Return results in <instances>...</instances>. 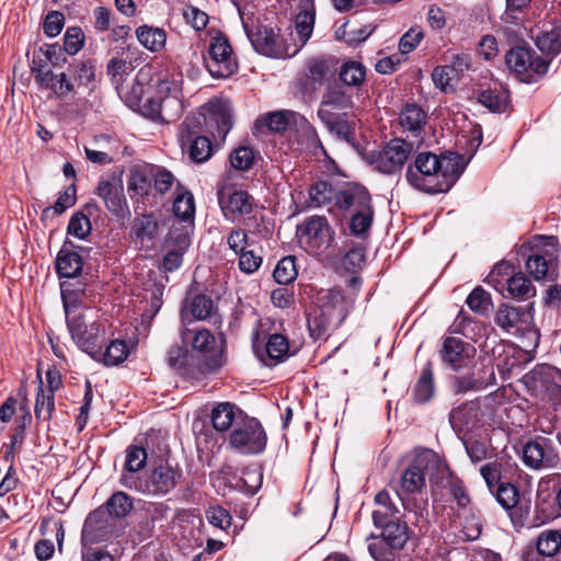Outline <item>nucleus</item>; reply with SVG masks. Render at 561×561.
I'll use <instances>...</instances> for the list:
<instances>
[{"instance_id":"obj_1","label":"nucleus","mask_w":561,"mask_h":561,"mask_svg":"<svg viewBox=\"0 0 561 561\" xmlns=\"http://www.w3.org/2000/svg\"><path fill=\"white\" fill-rule=\"evenodd\" d=\"M205 124L208 125L215 138L224 141L232 127L231 113L220 103H211L208 118L201 113L186 116L179 131L182 149L186 148V142L190 140H194L195 137H202L199 134L203 131Z\"/></svg>"},{"instance_id":"obj_2","label":"nucleus","mask_w":561,"mask_h":561,"mask_svg":"<svg viewBox=\"0 0 561 561\" xmlns=\"http://www.w3.org/2000/svg\"><path fill=\"white\" fill-rule=\"evenodd\" d=\"M438 157L432 152H421L414 167L407 171L408 182L415 188L426 193H442L448 191V183L439 182Z\"/></svg>"},{"instance_id":"obj_3","label":"nucleus","mask_w":561,"mask_h":561,"mask_svg":"<svg viewBox=\"0 0 561 561\" xmlns=\"http://www.w3.org/2000/svg\"><path fill=\"white\" fill-rule=\"evenodd\" d=\"M296 236L302 249L319 255L331 247L334 230L325 217L311 216L297 226Z\"/></svg>"},{"instance_id":"obj_4","label":"nucleus","mask_w":561,"mask_h":561,"mask_svg":"<svg viewBox=\"0 0 561 561\" xmlns=\"http://www.w3.org/2000/svg\"><path fill=\"white\" fill-rule=\"evenodd\" d=\"M67 327L71 339L83 352L90 355L99 353L105 340V330L87 313L68 317Z\"/></svg>"},{"instance_id":"obj_5","label":"nucleus","mask_w":561,"mask_h":561,"mask_svg":"<svg viewBox=\"0 0 561 561\" xmlns=\"http://www.w3.org/2000/svg\"><path fill=\"white\" fill-rule=\"evenodd\" d=\"M438 463L439 458L433 450L426 448L415 449L412 462L401 474V490L398 492V495L402 497L403 493L420 492L425 486L426 473L431 469L436 468Z\"/></svg>"},{"instance_id":"obj_6","label":"nucleus","mask_w":561,"mask_h":561,"mask_svg":"<svg viewBox=\"0 0 561 561\" xmlns=\"http://www.w3.org/2000/svg\"><path fill=\"white\" fill-rule=\"evenodd\" d=\"M535 55L536 53L526 46H516L506 54L508 68L520 81L531 82L535 75L547 72L549 61Z\"/></svg>"},{"instance_id":"obj_7","label":"nucleus","mask_w":561,"mask_h":561,"mask_svg":"<svg viewBox=\"0 0 561 561\" xmlns=\"http://www.w3.org/2000/svg\"><path fill=\"white\" fill-rule=\"evenodd\" d=\"M180 478V471L169 462L161 461L139 481L138 490L144 494L163 496L176 486Z\"/></svg>"},{"instance_id":"obj_8","label":"nucleus","mask_w":561,"mask_h":561,"mask_svg":"<svg viewBox=\"0 0 561 561\" xmlns=\"http://www.w3.org/2000/svg\"><path fill=\"white\" fill-rule=\"evenodd\" d=\"M229 444L244 455L260 454L266 445V435L262 425L254 419L238 425L230 434Z\"/></svg>"},{"instance_id":"obj_9","label":"nucleus","mask_w":561,"mask_h":561,"mask_svg":"<svg viewBox=\"0 0 561 561\" xmlns=\"http://www.w3.org/2000/svg\"><path fill=\"white\" fill-rule=\"evenodd\" d=\"M353 104L352 96L346 93L342 87H329L322 95V100L318 110V116L329 127L330 130L342 131L346 124L332 113L333 110H346Z\"/></svg>"},{"instance_id":"obj_10","label":"nucleus","mask_w":561,"mask_h":561,"mask_svg":"<svg viewBox=\"0 0 561 561\" xmlns=\"http://www.w3.org/2000/svg\"><path fill=\"white\" fill-rule=\"evenodd\" d=\"M207 70L214 78H228L237 71L238 65L232 56V49L224 37L211 39L208 57L205 59Z\"/></svg>"},{"instance_id":"obj_11","label":"nucleus","mask_w":561,"mask_h":561,"mask_svg":"<svg viewBox=\"0 0 561 561\" xmlns=\"http://www.w3.org/2000/svg\"><path fill=\"white\" fill-rule=\"evenodd\" d=\"M115 528V520L100 506L88 515L82 528V541L90 545L106 541L114 535Z\"/></svg>"},{"instance_id":"obj_12","label":"nucleus","mask_w":561,"mask_h":561,"mask_svg":"<svg viewBox=\"0 0 561 561\" xmlns=\"http://www.w3.org/2000/svg\"><path fill=\"white\" fill-rule=\"evenodd\" d=\"M412 150V144L399 138L392 139L380 151L375 160V165L382 173H394L401 170Z\"/></svg>"},{"instance_id":"obj_13","label":"nucleus","mask_w":561,"mask_h":561,"mask_svg":"<svg viewBox=\"0 0 561 561\" xmlns=\"http://www.w3.org/2000/svg\"><path fill=\"white\" fill-rule=\"evenodd\" d=\"M218 204L224 217L234 221L238 217L250 215L254 208V198L242 190H219Z\"/></svg>"},{"instance_id":"obj_14","label":"nucleus","mask_w":561,"mask_h":561,"mask_svg":"<svg viewBox=\"0 0 561 561\" xmlns=\"http://www.w3.org/2000/svg\"><path fill=\"white\" fill-rule=\"evenodd\" d=\"M142 113L152 121L171 123L183 113L182 96H163L148 99L142 105Z\"/></svg>"},{"instance_id":"obj_15","label":"nucleus","mask_w":561,"mask_h":561,"mask_svg":"<svg viewBox=\"0 0 561 561\" xmlns=\"http://www.w3.org/2000/svg\"><path fill=\"white\" fill-rule=\"evenodd\" d=\"M440 355L451 369L459 370L471 363L476 356V347L459 337L449 336L444 340Z\"/></svg>"},{"instance_id":"obj_16","label":"nucleus","mask_w":561,"mask_h":561,"mask_svg":"<svg viewBox=\"0 0 561 561\" xmlns=\"http://www.w3.org/2000/svg\"><path fill=\"white\" fill-rule=\"evenodd\" d=\"M371 517L375 527L381 529L380 537L391 549L401 550L405 547L411 537L405 522H401L397 517L383 522V516L380 513H373Z\"/></svg>"},{"instance_id":"obj_17","label":"nucleus","mask_w":561,"mask_h":561,"mask_svg":"<svg viewBox=\"0 0 561 561\" xmlns=\"http://www.w3.org/2000/svg\"><path fill=\"white\" fill-rule=\"evenodd\" d=\"M351 305L341 289L330 288L319 293L316 307L331 317L333 322L342 323L348 313Z\"/></svg>"},{"instance_id":"obj_18","label":"nucleus","mask_w":561,"mask_h":561,"mask_svg":"<svg viewBox=\"0 0 561 561\" xmlns=\"http://www.w3.org/2000/svg\"><path fill=\"white\" fill-rule=\"evenodd\" d=\"M368 206H371V198L362 185L348 184L336 193L334 208L353 214Z\"/></svg>"},{"instance_id":"obj_19","label":"nucleus","mask_w":561,"mask_h":561,"mask_svg":"<svg viewBox=\"0 0 561 561\" xmlns=\"http://www.w3.org/2000/svg\"><path fill=\"white\" fill-rule=\"evenodd\" d=\"M547 245L551 247L552 250H546L545 253H535L530 255L526 262V268L528 273L536 279H545L551 277L554 272V265L557 260V250L554 247L558 243L556 237L547 238Z\"/></svg>"},{"instance_id":"obj_20","label":"nucleus","mask_w":561,"mask_h":561,"mask_svg":"<svg viewBox=\"0 0 561 561\" xmlns=\"http://www.w3.org/2000/svg\"><path fill=\"white\" fill-rule=\"evenodd\" d=\"M329 66L325 60L312 58L306 65L305 73L298 79V85L306 92H313L325 81Z\"/></svg>"},{"instance_id":"obj_21","label":"nucleus","mask_w":561,"mask_h":561,"mask_svg":"<svg viewBox=\"0 0 561 561\" xmlns=\"http://www.w3.org/2000/svg\"><path fill=\"white\" fill-rule=\"evenodd\" d=\"M95 194L103 199L105 207L113 214L118 215L123 211L125 197L121 184L102 179L95 188Z\"/></svg>"},{"instance_id":"obj_22","label":"nucleus","mask_w":561,"mask_h":561,"mask_svg":"<svg viewBox=\"0 0 561 561\" xmlns=\"http://www.w3.org/2000/svg\"><path fill=\"white\" fill-rule=\"evenodd\" d=\"M295 125L297 127V141L300 146L299 150L313 154H317L319 150H323L316 128L306 117L299 115V117L296 118Z\"/></svg>"},{"instance_id":"obj_23","label":"nucleus","mask_w":561,"mask_h":561,"mask_svg":"<svg viewBox=\"0 0 561 561\" xmlns=\"http://www.w3.org/2000/svg\"><path fill=\"white\" fill-rule=\"evenodd\" d=\"M297 117H299V115L291 111L271 112L257 118L255 121L254 128L256 130H262L266 127L271 131L283 133L287 129L290 123L296 124Z\"/></svg>"},{"instance_id":"obj_24","label":"nucleus","mask_w":561,"mask_h":561,"mask_svg":"<svg viewBox=\"0 0 561 561\" xmlns=\"http://www.w3.org/2000/svg\"><path fill=\"white\" fill-rule=\"evenodd\" d=\"M153 164H137L131 168L127 182L128 191L136 195L145 196L152 187Z\"/></svg>"},{"instance_id":"obj_25","label":"nucleus","mask_w":561,"mask_h":561,"mask_svg":"<svg viewBox=\"0 0 561 561\" xmlns=\"http://www.w3.org/2000/svg\"><path fill=\"white\" fill-rule=\"evenodd\" d=\"M241 415V410L234 404L230 402H221L211 411V424L216 431L226 432Z\"/></svg>"},{"instance_id":"obj_26","label":"nucleus","mask_w":561,"mask_h":561,"mask_svg":"<svg viewBox=\"0 0 561 561\" xmlns=\"http://www.w3.org/2000/svg\"><path fill=\"white\" fill-rule=\"evenodd\" d=\"M81 256L65 247L60 249L56 259V270L60 277L72 278L82 271Z\"/></svg>"},{"instance_id":"obj_27","label":"nucleus","mask_w":561,"mask_h":561,"mask_svg":"<svg viewBox=\"0 0 561 561\" xmlns=\"http://www.w3.org/2000/svg\"><path fill=\"white\" fill-rule=\"evenodd\" d=\"M337 191H334L328 182H317L309 190L308 207H329L332 211L335 206V196Z\"/></svg>"},{"instance_id":"obj_28","label":"nucleus","mask_w":561,"mask_h":561,"mask_svg":"<svg viewBox=\"0 0 561 561\" xmlns=\"http://www.w3.org/2000/svg\"><path fill=\"white\" fill-rule=\"evenodd\" d=\"M461 161L462 159L459 154L451 152L438 157L439 182L448 183V190L453 186L463 169Z\"/></svg>"},{"instance_id":"obj_29","label":"nucleus","mask_w":561,"mask_h":561,"mask_svg":"<svg viewBox=\"0 0 561 561\" xmlns=\"http://www.w3.org/2000/svg\"><path fill=\"white\" fill-rule=\"evenodd\" d=\"M340 325L317 307L308 317V330L313 339H322Z\"/></svg>"},{"instance_id":"obj_30","label":"nucleus","mask_w":561,"mask_h":561,"mask_svg":"<svg viewBox=\"0 0 561 561\" xmlns=\"http://www.w3.org/2000/svg\"><path fill=\"white\" fill-rule=\"evenodd\" d=\"M192 230L193 224L191 221L174 222L169 231L165 248H173L185 252L191 244L190 234Z\"/></svg>"},{"instance_id":"obj_31","label":"nucleus","mask_w":561,"mask_h":561,"mask_svg":"<svg viewBox=\"0 0 561 561\" xmlns=\"http://www.w3.org/2000/svg\"><path fill=\"white\" fill-rule=\"evenodd\" d=\"M140 44L151 51H159L167 42V34L162 28L141 25L136 30Z\"/></svg>"},{"instance_id":"obj_32","label":"nucleus","mask_w":561,"mask_h":561,"mask_svg":"<svg viewBox=\"0 0 561 561\" xmlns=\"http://www.w3.org/2000/svg\"><path fill=\"white\" fill-rule=\"evenodd\" d=\"M310 2L309 8L301 10L296 16L295 28L297 33L298 41L300 43V47H302L308 39L311 37L314 26L316 13L312 0H307Z\"/></svg>"},{"instance_id":"obj_33","label":"nucleus","mask_w":561,"mask_h":561,"mask_svg":"<svg viewBox=\"0 0 561 561\" xmlns=\"http://www.w3.org/2000/svg\"><path fill=\"white\" fill-rule=\"evenodd\" d=\"M182 340L183 342H190L193 350L206 353L214 348L215 346V336L210 333V331L206 329H196L188 330L185 329L182 331Z\"/></svg>"},{"instance_id":"obj_34","label":"nucleus","mask_w":561,"mask_h":561,"mask_svg":"<svg viewBox=\"0 0 561 561\" xmlns=\"http://www.w3.org/2000/svg\"><path fill=\"white\" fill-rule=\"evenodd\" d=\"M523 461L533 469H540L551 465L550 457L546 454L539 442H529L523 448Z\"/></svg>"},{"instance_id":"obj_35","label":"nucleus","mask_w":561,"mask_h":561,"mask_svg":"<svg viewBox=\"0 0 561 561\" xmlns=\"http://www.w3.org/2000/svg\"><path fill=\"white\" fill-rule=\"evenodd\" d=\"M106 514L114 518H123L133 510V500L125 492H115L103 506Z\"/></svg>"},{"instance_id":"obj_36","label":"nucleus","mask_w":561,"mask_h":561,"mask_svg":"<svg viewBox=\"0 0 561 561\" xmlns=\"http://www.w3.org/2000/svg\"><path fill=\"white\" fill-rule=\"evenodd\" d=\"M339 77L345 85L358 88L365 81L366 69L360 62L350 60L341 66Z\"/></svg>"},{"instance_id":"obj_37","label":"nucleus","mask_w":561,"mask_h":561,"mask_svg":"<svg viewBox=\"0 0 561 561\" xmlns=\"http://www.w3.org/2000/svg\"><path fill=\"white\" fill-rule=\"evenodd\" d=\"M506 285L507 291L513 298L525 300L536 295V288L523 273H516L511 276Z\"/></svg>"},{"instance_id":"obj_38","label":"nucleus","mask_w":561,"mask_h":561,"mask_svg":"<svg viewBox=\"0 0 561 561\" xmlns=\"http://www.w3.org/2000/svg\"><path fill=\"white\" fill-rule=\"evenodd\" d=\"M426 122V113L415 104H408L400 113V124L404 129L419 131Z\"/></svg>"},{"instance_id":"obj_39","label":"nucleus","mask_w":561,"mask_h":561,"mask_svg":"<svg viewBox=\"0 0 561 561\" xmlns=\"http://www.w3.org/2000/svg\"><path fill=\"white\" fill-rule=\"evenodd\" d=\"M524 313L520 308L510 305H501L495 313V323L510 332L518 327Z\"/></svg>"},{"instance_id":"obj_40","label":"nucleus","mask_w":561,"mask_h":561,"mask_svg":"<svg viewBox=\"0 0 561 561\" xmlns=\"http://www.w3.org/2000/svg\"><path fill=\"white\" fill-rule=\"evenodd\" d=\"M173 213L179 218L178 221H191L195 214V201L192 193L178 191V195L173 202Z\"/></svg>"},{"instance_id":"obj_41","label":"nucleus","mask_w":561,"mask_h":561,"mask_svg":"<svg viewBox=\"0 0 561 561\" xmlns=\"http://www.w3.org/2000/svg\"><path fill=\"white\" fill-rule=\"evenodd\" d=\"M561 548V534L557 530L542 531L536 541V549L539 554L547 558L553 557Z\"/></svg>"},{"instance_id":"obj_42","label":"nucleus","mask_w":561,"mask_h":561,"mask_svg":"<svg viewBox=\"0 0 561 561\" xmlns=\"http://www.w3.org/2000/svg\"><path fill=\"white\" fill-rule=\"evenodd\" d=\"M187 151L190 158L197 163L207 161L213 154V146L207 137H195L194 140L186 142V148L182 149Z\"/></svg>"},{"instance_id":"obj_43","label":"nucleus","mask_w":561,"mask_h":561,"mask_svg":"<svg viewBox=\"0 0 561 561\" xmlns=\"http://www.w3.org/2000/svg\"><path fill=\"white\" fill-rule=\"evenodd\" d=\"M176 184V190L181 191L182 186L179 182H176L175 176L169 170L153 165L152 171V187L158 194H165L169 192L172 186Z\"/></svg>"},{"instance_id":"obj_44","label":"nucleus","mask_w":561,"mask_h":561,"mask_svg":"<svg viewBox=\"0 0 561 561\" xmlns=\"http://www.w3.org/2000/svg\"><path fill=\"white\" fill-rule=\"evenodd\" d=\"M507 93L503 90L489 89L479 94V102L492 112H504L507 106Z\"/></svg>"},{"instance_id":"obj_45","label":"nucleus","mask_w":561,"mask_h":561,"mask_svg":"<svg viewBox=\"0 0 561 561\" xmlns=\"http://www.w3.org/2000/svg\"><path fill=\"white\" fill-rule=\"evenodd\" d=\"M288 341L278 333L272 334L266 343V354L268 359L272 360L270 365L276 364L288 356Z\"/></svg>"},{"instance_id":"obj_46","label":"nucleus","mask_w":561,"mask_h":561,"mask_svg":"<svg viewBox=\"0 0 561 561\" xmlns=\"http://www.w3.org/2000/svg\"><path fill=\"white\" fill-rule=\"evenodd\" d=\"M191 355L186 347L174 345L171 346L167 354L168 365L180 375L188 371Z\"/></svg>"},{"instance_id":"obj_47","label":"nucleus","mask_w":561,"mask_h":561,"mask_svg":"<svg viewBox=\"0 0 561 561\" xmlns=\"http://www.w3.org/2000/svg\"><path fill=\"white\" fill-rule=\"evenodd\" d=\"M38 378L41 383L36 396L35 415L38 420L47 421L50 419L51 412L54 411L55 408L54 394L51 393V391H45L43 389V383L39 375Z\"/></svg>"},{"instance_id":"obj_48","label":"nucleus","mask_w":561,"mask_h":561,"mask_svg":"<svg viewBox=\"0 0 561 561\" xmlns=\"http://www.w3.org/2000/svg\"><path fill=\"white\" fill-rule=\"evenodd\" d=\"M60 289L66 317H72L71 312L82 304L84 291L80 288L73 289L67 283H61Z\"/></svg>"},{"instance_id":"obj_49","label":"nucleus","mask_w":561,"mask_h":561,"mask_svg":"<svg viewBox=\"0 0 561 561\" xmlns=\"http://www.w3.org/2000/svg\"><path fill=\"white\" fill-rule=\"evenodd\" d=\"M434 394L433 373L430 368H425L415 387L414 398L419 403L427 402Z\"/></svg>"},{"instance_id":"obj_50","label":"nucleus","mask_w":561,"mask_h":561,"mask_svg":"<svg viewBox=\"0 0 561 561\" xmlns=\"http://www.w3.org/2000/svg\"><path fill=\"white\" fill-rule=\"evenodd\" d=\"M297 274L295 257L286 256L277 263L273 276L278 284L287 285L296 279Z\"/></svg>"},{"instance_id":"obj_51","label":"nucleus","mask_w":561,"mask_h":561,"mask_svg":"<svg viewBox=\"0 0 561 561\" xmlns=\"http://www.w3.org/2000/svg\"><path fill=\"white\" fill-rule=\"evenodd\" d=\"M374 210L371 206L353 213L350 221V229L354 234H364L371 226Z\"/></svg>"},{"instance_id":"obj_52","label":"nucleus","mask_w":561,"mask_h":561,"mask_svg":"<svg viewBox=\"0 0 561 561\" xmlns=\"http://www.w3.org/2000/svg\"><path fill=\"white\" fill-rule=\"evenodd\" d=\"M466 302L473 312L485 314L491 306V297L482 287H476L467 297Z\"/></svg>"},{"instance_id":"obj_53","label":"nucleus","mask_w":561,"mask_h":561,"mask_svg":"<svg viewBox=\"0 0 561 561\" xmlns=\"http://www.w3.org/2000/svg\"><path fill=\"white\" fill-rule=\"evenodd\" d=\"M45 89L53 91L59 99H64L69 93L75 92V85L65 72L53 73L51 79Z\"/></svg>"},{"instance_id":"obj_54","label":"nucleus","mask_w":561,"mask_h":561,"mask_svg":"<svg viewBox=\"0 0 561 561\" xmlns=\"http://www.w3.org/2000/svg\"><path fill=\"white\" fill-rule=\"evenodd\" d=\"M214 309V304L210 297L206 295H197L190 304V312L195 320H206Z\"/></svg>"},{"instance_id":"obj_55","label":"nucleus","mask_w":561,"mask_h":561,"mask_svg":"<svg viewBox=\"0 0 561 561\" xmlns=\"http://www.w3.org/2000/svg\"><path fill=\"white\" fill-rule=\"evenodd\" d=\"M133 230L138 239H152L158 232V224L151 216H141L136 219Z\"/></svg>"},{"instance_id":"obj_56","label":"nucleus","mask_w":561,"mask_h":561,"mask_svg":"<svg viewBox=\"0 0 561 561\" xmlns=\"http://www.w3.org/2000/svg\"><path fill=\"white\" fill-rule=\"evenodd\" d=\"M495 496H496L497 502L505 510L514 508L519 501L518 491H517L516 486H514L511 483H501L497 486Z\"/></svg>"},{"instance_id":"obj_57","label":"nucleus","mask_w":561,"mask_h":561,"mask_svg":"<svg viewBox=\"0 0 561 561\" xmlns=\"http://www.w3.org/2000/svg\"><path fill=\"white\" fill-rule=\"evenodd\" d=\"M147 461V451L142 447L129 446L126 450L125 469L129 472L141 470Z\"/></svg>"},{"instance_id":"obj_58","label":"nucleus","mask_w":561,"mask_h":561,"mask_svg":"<svg viewBox=\"0 0 561 561\" xmlns=\"http://www.w3.org/2000/svg\"><path fill=\"white\" fill-rule=\"evenodd\" d=\"M485 382L477 378L473 373L466 376H456L453 378V387L456 393L477 391L484 388Z\"/></svg>"},{"instance_id":"obj_59","label":"nucleus","mask_w":561,"mask_h":561,"mask_svg":"<svg viewBox=\"0 0 561 561\" xmlns=\"http://www.w3.org/2000/svg\"><path fill=\"white\" fill-rule=\"evenodd\" d=\"M128 356V350L123 341H113L104 353V363L108 366L118 365Z\"/></svg>"},{"instance_id":"obj_60","label":"nucleus","mask_w":561,"mask_h":561,"mask_svg":"<svg viewBox=\"0 0 561 561\" xmlns=\"http://www.w3.org/2000/svg\"><path fill=\"white\" fill-rule=\"evenodd\" d=\"M68 233L78 239H84L91 231L90 219L83 213H76L68 224Z\"/></svg>"},{"instance_id":"obj_61","label":"nucleus","mask_w":561,"mask_h":561,"mask_svg":"<svg viewBox=\"0 0 561 561\" xmlns=\"http://www.w3.org/2000/svg\"><path fill=\"white\" fill-rule=\"evenodd\" d=\"M375 503L378 505V508L373 513H380L383 516V522L396 518V515L399 513L398 507L391 501L390 495L386 490L376 494Z\"/></svg>"},{"instance_id":"obj_62","label":"nucleus","mask_w":561,"mask_h":561,"mask_svg":"<svg viewBox=\"0 0 561 561\" xmlns=\"http://www.w3.org/2000/svg\"><path fill=\"white\" fill-rule=\"evenodd\" d=\"M254 162V152L249 147H239L230 154L231 167L236 170H249Z\"/></svg>"},{"instance_id":"obj_63","label":"nucleus","mask_w":561,"mask_h":561,"mask_svg":"<svg viewBox=\"0 0 561 561\" xmlns=\"http://www.w3.org/2000/svg\"><path fill=\"white\" fill-rule=\"evenodd\" d=\"M182 80L170 78L165 75L163 78L159 79L156 85V92L158 98L163 96H182Z\"/></svg>"},{"instance_id":"obj_64","label":"nucleus","mask_w":561,"mask_h":561,"mask_svg":"<svg viewBox=\"0 0 561 561\" xmlns=\"http://www.w3.org/2000/svg\"><path fill=\"white\" fill-rule=\"evenodd\" d=\"M84 34L80 27H69L64 35V47L69 55L77 54L83 46Z\"/></svg>"}]
</instances>
